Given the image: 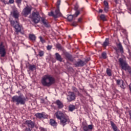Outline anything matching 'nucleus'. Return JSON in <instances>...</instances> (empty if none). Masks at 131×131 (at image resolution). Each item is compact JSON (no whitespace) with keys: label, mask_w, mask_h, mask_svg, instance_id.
I'll return each mask as SVG.
<instances>
[{"label":"nucleus","mask_w":131,"mask_h":131,"mask_svg":"<svg viewBox=\"0 0 131 131\" xmlns=\"http://www.w3.org/2000/svg\"><path fill=\"white\" fill-rule=\"evenodd\" d=\"M12 17L16 19V20H10V24L12 27L15 29V31L16 34H19V32H20L23 34V32H21L22 29V26H20L19 24V12L17 10H14L12 13Z\"/></svg>","instance_id":"nucleus-1"},{"label":"nucleus","mask_w":131,"mask_h":131,"mask_svg":"<svg viewBox=\"0 0 131 131\" xmlns=\"http://www.w3.org/2000/svg\"><path fill=\"white\" fill-rule=\"evenodd\" d=\"M41 82L43 86L50 88V86L54 84L55 82H56V80L55 78L50 75H46L42 77Z\"/></svg>","instance_id":"nucleus-2"},{"label":"nucleus","mask_w":131,"mask_h":131,"mask_svg":"<svg viewBox=\"0 0 131 131\" xmlns=\"http://www.w3.org/2000/svg\"><path fill=\"white\" fill-rule=\"evenodd\" d=\"M26 101L27 99L24 95H20L19 96L15 95L11 98V102L12 103H15L17 106L18 105H25Z\"/></svg>","instance_id":"nucleus-3"},{"label":"nucleus","mask_w":131,"mask_h":131,"mask_svg":"<svg viewBox=\"0 0 131 131\" xmlns=\"http://www.w3.org/2000/svg\"><path fill=\"white\" fill-rule=\"evenodd\" d=\"M55 116L57 118L60 120V124L62 125V126H64L67 124V121H68V118L65 116V115L63 113V112L61 111H58L55 113Z\"/></svg>","instance_id":"nucleus-4"},{"label":"nucleus","mask_w":131,"mask_h":131,"mask_svg":"<svg viewBox=\"0 0 131 131\" xmlns=\"http://www.w3.org/2000/svg\"><path fill=\"white\" fill-rule=\"evenodd\" d=\"M119 63L122 69H123V70H125V71H126V70H127L129 74H130L131 75V68L128 65V64H127L126 60H124L122 58H120L119 59Z\"/></svg>","instance_id":"nucleus-5"},{"label":"nucleus","mask_w":131,"mask_h":131,"mask_svg":"<svg viewBox=\"0 0 131 131\" xmlns=\"http://www.w3.org/2000/svg\"><path fill=\"white\" fill-rule=\"evenodd\" d=\"M7 46L4 45V42H1L0 43V56L1 58H4L7 55Z\"/></svg>","instance_id":"nucleus-6"},{"label":"nucleus","mask_w":131,"mask_h":131,"mask_svg":"<svg viewBox=\"0 0 131 131\" xmlns=\"http://www.w3.org/2000/svg\"><path fill=\"white\" fill-rule=\"evenodd\" d=\"M48 15L50 17H53L55 19L57 18H59L62 16V13L60 12V9L57 8V9L55 11V13L54 12L51 11L49 12Z\"/></svg>","instance_id":"nucleus-7"},{"label":"nucleus","mask_w":131,"mask_h":131,"mask_svg":"<svg viewBox=\"0 0 131 131\" xmlns=\"http://www.w3.org/2000/svg\"><path fill=\"white\" fill-rule=\"evenodd\" d=\"M40 20V16L38 12H33L32 15V21L34 22L35 24H37Z\"/></svg>","instance_id":"nucleus-8"},{"label":"nucleus","mask_w":131,"mask_h":131,"mask_svg":"<svg viewBox=\"0 0 131 131\" xmlns=\"http://www.w3.org/2000/svg\"><path fill=\"white\" fill-rule=\"evenodd\" d=\"M76 99V95L73 92H69L68 95L67 96V100L68 102H72L73 101H75Z\"/></svg>","instance_id":"nucleus-9"},{"label":"nucleus","mask_w":131,"mask_h":131,"mask_svg":"<svg viewBox=\"0 0 131 131\" xmlns=\"http://www.w3.org/2000/svg\"><path fill=\"white\" fill-rule=\"evenodd\" d=\"M114 50L116 51L117 54H118L119 52L121 53V54H123V47H122V45L121 43H116V47L114 48Z\"/></svg>","instance_id":"nucleus-10"},{"label":"nucleus","mask_w":131,"mask_h":131,"mask_svg":"<svg viewBox=\"0 0 131 131\" xmlns=\"http://www.w3.org/2000/svg\"><path fill=\"white\" fill-rule=\"evenodd\" d=\"M89 62V60L82 61L81 59H78V61L74 64L75 67H83L86 63Z\"/></svg>","instance_id":"nucleus-11"},{"label":"nucleus","mask_w":131,"mask_h":131,"mask_svg":"<svg viewBox=\"0 0 131 131\" xmlns=\"http://www.w3.org/2000/svg\"><path fill=\"white\" fill-rule=\"evenodd\" d=\"M31 7L27 6L23 9L22 13L23 14L24 16H25V17H26L27 16H28L30 13H31Z\"/></svg>","instance_id":"nucleus-12"},{"label":"nucleus","mask_w":131,"mask_h":131,"mask_svg":"<svg viewBox=\"0 0 131 131\" xmlns=\"http://www.w3.org/2000/svg\"><path fill=\"white\" fill-rule=\"evenodd\" d=\"M25 124L27 125L28 128H34V126H35V123H34L33 121L30 120H26L25 122Z\"/></svg>","instance_id":"nucleus-13"},{"label":"nucleus","mask_w":131,"mask_h":131,"mask_svg":"<svg viewBox=\"0 0 131 131\" xmlns=\"http://www.w3.org/2000/svg\"><path fill=\"white\" fill-rule=\"evenodd\" d=\"M64 55L66 57V59L70 61L71 62H73V57L71 54H69L68 52H64Z\"/></svg>","instance_id":"nucleus-14"},{"label":"nucleus","mask_w":131,"mask_h":131,"mask_svg":"<svg viewBox=\"0 0 131 131\" xmlns=\"http://www.w3.org/2000/svg\"><path fill=\"white\" fill-rule=\"evenodd\" d=\"M117 84L119 85V86H120L121 89H123V90H124L125 89V84L123 82V80H116Z\"/></svg>","instance_id":"nucleus-15"},{"label":"nucleus","mask_w":131,"mask_h":131,"mask_svg":"<svg viewBox=\"0 0 131 131\" xmlns=\"http://www.w3.org/2000/svg\"><path fill=\"white\" fill-rule=\"evenodd\" d=\"M55 104H56L57 106V108L58 109H62L64 107V104H63V102H62L59 100H57L55 102Z\"/></svg>","instance_id":"nucleus-16"},{"label":"nucleus","mask_w":131,"mask_h":131,"mask_svg":"<svg viewBox=\"0 0 131 131\" xmlns=\"http://www.w3.org/2000/svg\"><path fill=\"white\" fill-rule=\"evenodd\" d=\"M93 127H94V126L93 125H89L88 126H83V130L84 131H90L92 130L93 129Z\"/></svg>","instance_id":"nucleus-17"},{"label":"nucleus","mask_w":131,"mask_h":131,"mask_svg":"<svg viewBox=\"0 0 131 131\" xmlns=\"http://www.w3.org/2000/svg\"><path fill=\"white\" fill-rule=\"evenodd\" d=\"M74 10H75V11H76V12L74 14V16H75V17H78V15H79V14H80V11L79 10H78V5H76L75 6Z\"/></svg>","instance_id":"nucleus-18"},{"label":"nucleus","mask_w":131,"mask_h":131,"mask_svg":"<svg viewBox=\"0 0 131 131\" xmlns=\"http://www.w3.org/2000/svg\"><path fill=\"white\" fill-rule=\"evenodd\" d=\"M55 58L57 61H59V62H62V61H63V58H62L61 55H60L59 53H55Z\"/></svg>","instance_id":"nucleus-19"},{"label":"nucleus","mask_w":131,"mask_h":131,"mask_svg":"<svg viewBox=\"0 0 131 131\" xmlns=\"http://www.w3.org/2000/svg\"><path fill=\"white\" fill-rule=\"evenodd\" d=\"M41 21L43 25H45V27L49 28V27H50L49 23L48 22V20H47L46 18H42Z\"/></svg>","instance_id":"nucleus-20"},{"label":"nucleus","mask_w":131,"mask_h":131,"mask_svg":"<svg viewBox=\"0 0 131 131\" xmlns=\"http://www.w3.org/2000/svg\"><path fill=\"white\" fill-rule=\"evenodd\" d=\"M72 91H73V92L75 93L76 95H77V96H79V97L81 96V94H80V93H79V91H78V90L75 86L72 87Z\"/></svg>","instance_id":"nucleus-21"},{"label":"nucleus","mask_w":131,"mask_h":131,"mask_svg":"<svg viewBox=\"0 0 131 131\" xmlns=\"http://www.w3.org/2000/svg\"><path fill=\"white\" fill-rule=\"evenodd\" d=\"M29 69L30 71H34V70H36V66L34 64H29Z\"/></svg>","instance_id":"nucleus-22"},{"label":"nucleus","mask_w":131,"mask_h":131,"mask_svg":"<svg viewBox=\"0 0 131 131\" xmlns=\"http://www.w3.org/2000/svg\"><path fill=\"white\" fill-rule=\"evenodd\" d=\"M77 16H75L74 15H70L68 16V21H69L70 22V21H72L73 20H75V18L77 17Z\"/></svg>","instance_id":"nucleus-23"},{"label":"nucleus","mask_w":131,"mask_h":131,"mask_svg":"<svg viewBox=\"0 0 131 131\" xmlns=\"http://www.w3.org/2000/svg\"><path fill=\"white\" fill-rule=\"evenodd\" d=\"M109 38H106L103 43L102 44V47L106 48L107 46H109Z\"/></svg>","instance_id":"nucleus-24"},{"label":"nucleus","mask_w":131,"mask_h":131,"mask_svg":"<svg viewBox=\"0 0 131 131\" xmlns=\"http://www.w3.org/2000/svg\"><path fill=\"white\" fill-rule=\"evenodd\" d=\"M75 109H76V106H75V105H74L70 104L69 106V110L71 112H72V111H74V110H75Z\"/></svg>","instance_id":"nucleus-25"},{"label":"nucleus","mask_w":131,"mask_h":131,"mask_svg":"<svg viewBox=\"0 0 131 131\" xmlns=\"http://www.w3.org/2000/svg\"><path fill=\"white\" fill-rule=\"evenodd\" d=\"M50 123L52 126H57V122L54 119H50Z\"/></svg>","instance_id":"nucleus-26"},{"label":"nucleus","mask_w":131,"mask_h":131,"mask_svg":"<svg viewBox=\"0 0 131 131\" xmlns=\"http://www.w3.org/2000/svg\"><path fill=\"white\" fill-rule=\"evenodd\" d=\"M29 37L30 40H32V41H34L35 40V39H36V37L33 34H30L29 36Z\"/></svg>","instance_id":"nucleus-27"},{"label":"nucleus","mask_w":131,"mask_h":131,"mask_svg":"<svg viewBox=\"0 0 131 131\" xmlns=\"http://www.w3.org/2000/svg\"><path fill=\"white\" fill-rule=\"evenodd\" d=\"M35 116L37 117V118H39V119L43 118V114L41 113H38L35 115Z\"/></svg>","instance_id":"nucleus-28"},{"label":"nucleus","mask_w":131,"mask_h":131,"mask_svg":"<svg viewBox=\"0 0 131 131\" xmlns=\"http://www.w3.org/2000/svg\"><path fill=\"white\" fill-rule=\"evenodd\" d=\"M56 47L58 50H61V51H63V50H64V48H63V47H62V45H61V44L60 43L56 44Z\"/></svg>","instance_id":"nucleus-29"},{"label":"nucleus","mask_w":131,"mask_h":131,"mask_svg":"<svg viewBox=\"0 0 131 131\" xmlns=\"http://www.w3.org/2000/svg\"><path fill=\"white\" fill-rule=\"evenodd\" d=\"M106 74L108 75V76H112L111 69L107 68L106 69Z\"/></svg>","instance_id":"nucleus-30"},{"label":"nucleus","mask_w":131,"mask_h":131,"mask_svg":"<svg viewBox=\"0 0 131 131\" xmlns=\"http://www.w3.org/2000/svg\"><path fill=\"white\" fill-rule=\"evenodd\" d=\"M100 18L101 19V20H102V21H106V16L104 14H101L100 16Z\"/></svg>","instance_id":"nucleus-31"},{"label":"nucleus","mask_w":131,"mask_h":131,"mask_svg":"<svg viewBox=\"0 0 131 131\" xmlns=\"http://www.w3.org/2000/svg\"><path fill=\"white\" fill-rule=\"evenodd\" d=\"M39 38L42 43H45V42H46V40L43 39V38H42V37L40 36Z\"/></svg>","instance_id":"nucleus-32"},{"label":"nucleus","mask_w":131,"mask_h":131,"mask_svg":"<svg viewBox=\"0 0 131 131\" xmlns=\"http://www.w3.org/2000/svg\"><path fill=\"white\" fill-rule=\"evenodd\" d=\"M102 57L103 59H106V58H107V54H106V53H105V52L102 53Z\"/></svg>","instance_id":"nucleus-33"},{"label":"nucleus","mask_w":131,"mask_h":131,"mask_svg":"<svg viewBox=\"0 0 131 131\" xmlns=\"http://www.w3.org/2000/svg\"><path fill=\"white\" fill-rule=\"evenodd\" d=\"M44 54H45V53H44L43 51H40L39 52L38 55H39V56L40 57H42V56H43Z\"/></svg>","instance_id":"nucleus-34"},{"label":"nucleus","mask_w":131,"mask_h":131,"mask_svg":"<svg viewBox=\"0 0 131 131\" xmlns=\"http://www.w3.org/2000/svg\"><path fill=\"white\" fill-rule=\"evenodd\" d=\"M61 4V1H58L57 2V9H60V5Z\"/></svg>","instance_id":"nucleus-35"},{"label":"nucleus","mask_w":131,"mask_h":131,"mask_svg":"<svg viewBox=\"0 0 131 131\" xmlns=\"http://www.w3.org/2000/svg\"><path fill=\"white\" fill-rule=\"evenodd\" d=\"M52 48H53V46L48 45L47 47V49L48 51H51V50H52Z\"/></svg>","instance_id":"nucleus-36"},{"label":"nucleus","mask_w":131,"mask_h":131,"mask_svg":"<svg viewBox=\"0 0 131 131\" xmlns=\"http://www.w3.org/2000/svg\"><path fill=\"white\" fill-rule=\"evenodd\" d=\"M15 3H16L17 5H21V3H22V0H16Z\"/></svg>","instance_id":"nucleus-37"},{"label":"nucleus","mask_w":131,"mask_h":131,"mask_svg":"<svg viewBox=\"0 0 131 131\" xmlns=\"http://www.w3.org/2000/svg\"><path fill=\"white\" fill-rule=\"evenodd\" d=\"M77 25V23L76 21H74L72 24V26H74V27H76V26Z\"/></svg>","instance_id":"nucleus-38"},{"label":"nucleus","mask_w":131,"mask_h":131,"mask_svg":"<svg viewBox=\"0 0 131 131\" xmlns=\"http://www.w3.org/2000/svg\"><path fill=\"white\" fill-rule=\"evenodd\" d=\"M104 10L105 12H108V11L109 10V7L108 6H105Z\"/></svg>","instance_id":"nucleus-39"},{"label":"nucleus","mask_w":131,"mask_h":131,"mask_svg":"<svg viewBox=\"0 0 131 131\" xmlns=\"http://www.w3.org/2000/svg\"><path fill=\"white\" fill-rule=\"evenodd\" d=\"M105 7H108V4L107 1H104L103 2Z\"/></svg>","instance_id":"nucleus-40"},{"label":"nucleus","mask_w":131,"mask_h":131,"mask_svg":"<svg viewBox=\"0 0 131 131\" xmlns=\"http://www.w3.org/2000/svg\"><path fill=\"white\" fill-rule=\"evenodd\" d=\"M23 131H31V129L27 127Z\"/></svg>","instance_id":"nucleus-41"},{"label":"nucleus","mask_w":131,"mask_h":131,"mask_svg":"<svg viewBox=\"0 0 131 131\" xmlns=\"http://www.w3.org/2000/svg\"><path fill=\"white\" fill-rule=\"evenodd\" d=\"M14 3H15V1H14V0H9V4H14Z\"/></svg>","instance_id":"nucleus-42"},{"label":"nucleus","mask_w":131,"mask_h":131,"mask_svg":"<svg viewBox=\"0 0 131 131\" xmlns=\"http://www.w3.org/2000/svg\"><path fill=\"white\" fill-rule=\"evenodd\" d=\"M81 20H82V19L81 18V17H80L78 19V22L80 23L81 22Z\"/></svg>","instance_id":"nucleus-43"},{"label":"nucleus","mask_w":131,"mask_h":131,"mask_svg":"<svg viewBox=\"0 0 131 131\" xmlns=\"http://www.w3.org/2000/svg\"><path fill=\"white\" fill-rule=\"evenodd\" d=\"M129 115L130 116V119H131V111H129Z\"/></svg>","instance_id":"nucleus-44"},{"label":"nucleus","mask_w":131,"mask_h":131,"mask_svg":"<svg viewBox=\"0 0 131 131\" xmlns=\"http://www.w3.org/2000/svg\"><path fill=\"white\" fill-rule=\"evenodd\" d=\"M3 3H4V4H5V5L7 4V2L5 0L3 1Z\"/></svg>","instance_id":"nucleus-45"},{"label":"nucleus","mask_w":131,"mask_h":131,"mask_svg":"<svg viewBox=\"0 0 131 131\" xmlns=\"http://www.w3.org/2000/svg\"><path fill=\"white\" fill-rule=\"evenodd\" d=\"M99 13H103V10L102 9L99 10Z\"/></svg>","instance_id":"nucleus-46"},{"label":"nucleus","mask_w":131,"mask_h":131,"mask_svg":"<svg viewBox=\"0 0 131 131\" xmlns=\"http://www.w3.org/2000/svg\"><path fill=\"white\" fill-rule=\"evenodd\" d=\"M128 9L129 10V11H130V12H131V7L128 8Z\"/></svg>","instance_id":"nucleus-47"},{"label":"nucleus","mask_w":131,"mask_h":131,"mask_svg":"<svg viewBox=\"0 0 131 131\" xmlns=\"http://www.w3.org/2000/svg\"><path fill=\"white\" fill-rule=\"evenodd\" d=\"M41 131H45V128H42L41 129Z\"/></svg>","instance_id":"nucleus-48"},{"label":"nucleus","mask_w":131,"mask_h":131,"mask_svg":"<svg viewBox=\"0 0 131 131\" xmlns=\"http://www.w3.org/2000/svg\"><path fill=\"white\" fill-rule=\"evenodd\" d=\"M41 103H45V100L42 99V102H41Z\"/></svg>","instance_id":"nucleus-49"},{"label":"nucleus","mask_w":131,"mask_h":131,"mask_svg":"<svg viewBox=\"0 0 131 131\" xmlns=\"http://www.w3.org/2000/svg\"><path fill=\"white\" fill-rule=\"evenodd\" d=\"M85 93L86 95H87V96H88L89 94L88 93V92H85Z\"/></svg>","instance_id":"nucleus-50"},{"label":"nucleus","mask_w":131,"mask_h":131,"mask_svg":"<svg viewBox=\"0 0 131 131\" xmlns=\"http://www.w3.org/2000/svg\"><path fill=\"white\" fill-rule=\"evenodd\" d=\"M0 131H3V130L2 129H1Z\"/></svg>","instance_id":"nucleus-51"}]
</instances>
